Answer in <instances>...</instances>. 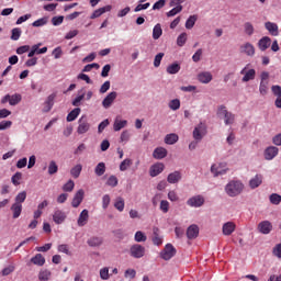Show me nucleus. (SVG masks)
<instances>
[{"label": "nucleus", "mask_w": 281, "mask_h": 281, "mask_svg": "<svg viewBox=\"0 0 281 281\" xmlns=\"http://www.w3.org/2000/svg\"><path fill=\"white\" fill-rule=\"evenodd\" d=\"M83 199H85V190L80 189L76 192L72 199L71 205L74 207H80V203H82Z\"/></svg>", "instance_id": "nucleus-16"}, {"label": "nucleus", "mask_w": 281, "mask_h": 281, "mask_svg": "<svg viewBox=\"0 0 281 281\" xmlns=\"http://www.w3.org/2000/svg\"><path fill=\"white\" fill-rule=\"evenodd\" d=\"M270 203H272V205H280L281 203V195L278 193H272L269 196Z\"/></svg>", "instance_id": "nucleus-50"}, {"label": "nucleus", "mask_w": 281, "mask_h": 281, "mask_svg": "<svg viewBox=\"0 0 281 281\" xmlns=\"http://www.w3.org/2000/svg\"><path fill=\"white\" fill-rule=\"evenodd\" d=\"M87 223H89V211L85 209L83 211H81L79 218L77 220V225L79 227H85Z\"/></svg>", "instance_id": "nucleus-19"}, {"label": "nucleus", "mask_w": 281, "mask_h": 281, "mask_svg": "<svg viewBox=\"0 0 281 281\" xmlns=\"http://www.w3.org/2000/svg\"><path fill=\"white\" fill-rule=\"evenodd\" d=\"M131 166H133V160H131L128 158L124 159L120 165L121 172H126V170H128V168H131Z\"/></svg>", "instance_id": "nucleus-40"}, {"label": "nucleus", "mask_w": 281, "mask_h": 281, "mask_svg": "<svg viewBox=\"0 0 281 281\" xmlns=\"http://www.w3.org/2000/svg\"><path fill=\"white\" fill-rule=\"evenodd\" d=\"M157 232H159L158 228H154V236L151 238L154 245H161L164 243V239L161 238V236H159V234H157Z\"/></svg>", "instance_id": "nucleus-46"}, {"label": "nucleus", "mask_w": 281, "mask_h": 281, "mask_svg": "<svg viewBox=\"0 0 281 281\" xmlns=\"http://www.w3.org/2000/svg\"><path fill=\"white\" fill-rule=\"evenodd\" d=\"M11 41H19L21 38V29L15 27L12 31Z\"/></svg>", "instance_id": "nucleus-58"}, {"label": "nucleus", "mask_w": 281, "mask_h": 281, "mask_svg": "<svg viewBox=\"0 0 281 281\" xmlns=\"http://www.w3.org/2000/svg\"><path fill=\"white\" fill-rule=\"evenodd\" d=\"M189 207H203L205 205V198L201 194L193 195L187 201Z\"/></svg>", "instance_id": "nucleus-4"}, {"label": "nucleus", "mask_w": 281, "mask_h": 281, "mask_svg": "<svg viewBox=\"0 0 281 281\" xmlns=\"http://www.w3.org/2000/svg\"><path fill=\"white\" fill-rule=\"evenodd\" d=\"M11 212H13V218H19L23 212V204H16L15 202L11 205Z\"/></svg>", "instance_id": "nucleus-31"}, {"label": "nucleus", "mask_w": 281, "mask_h": 281, "mask_svg": "<svg viewBox=\"0 0 281 281\" xmlns=\"http://www.w3.org/2000/svg\"><path fill=\"white\" fill-rule=\"evenodd\" d=\"M52 278V272L49 270H42L38 274V280L48 281Z\"/></svg>", "instance_id": "nucleus-49"}, {"label": "nucleus", "mask_w": 281, "mask_h": 281, "mask_svg": "<svg viewBox=\"0 0 281 281\" xmlns=\"http://www.w3.org/2000/svg\"><path fill=\"white\" fill-rule=\"evenodd\" d=\"M175 256H177V249L175 246H172V244H167L160 251V258H162V260H172Z\"/></svg>", "instance_id": "nucleus-3"}, {"label": "nucleus", "mask_w": 281, "mask_h": 281, "mask_svg": "<svg viewBox=\"0 0 281 281\" xmlns=\"http://www.w3.org/2000/svg\"><path fill=\"white\" fill-rule=\"evenodd\" d=\"M121 142H128V139H131V132H128V130H125L121 133V137H120Z\"/></svg>", "instance_id": "nucleus-61"}, {"label": "nucleus", "mask_w": 281, "mask_h": 281, "mask_svg": "<svg viewBox=\"0 0 281 281\" xmlns=\"http://www.w3.org/2000/svg\"><path fill=\"white\" fill-rule=\"evenodd\" d=\"M222 232L224 236H232L236 232V224L234 222H226L222 226Z\"/></svg>", "instance_id": "nucleus-14"}, {"label": "nucleus", "mask_w": 281, "mask_h": 281, "mask_svg": "<svg viewBox=\"0 0 281 281\" xmlns=\"http://www.w3.org/2000/svg\"><path fill=\"white\" fill-rule=\"evenodd\" d=\"M165 168H166V166L162 162H157V164L153 165L149 168L150 177H158V175H161L164 172Z\"/></svg>", "instance_id": "nucleus-13"}, {"label": "nucleus", "mask_w": 281, "mask_h": 281, "mask_svg": "<svg viewBox=\"0 0 281 281\" xmlns=\"http://www.w3.org/2000/svg\"><path fill=\"white\" fill-rule=\"evenodd\" d=\"M102 243H104V239H102V237H98V236L90 237L87 240V245H89V247H100L102 245Z\"/></svg>", "instance_id": "nucleus-27"}, {"label": "nucleus", "mask_w": 281, "mask_h": 281, "mask_svg": "<svg viewBox=\"0 0 281 281\" xmlns=\"http://www.w3.org/2000/svg\"><path fill=\"white\" fill-rule=\"evenodd\" d=\"M153 157L154 159H166V157H168V149L164 147H157L153 151Z\"/></svg>", "instance_id": "nucleus-20"}, {"label": "nucleus", "mask_w": 281, "mask_h": 281, "mask_svg": "<svg viewBox=\"0 0 281 281\" xmlns=\"http://www.w3.org/2000/svg\"><path fill=\"white\" fill-rule=\"evenodd\" d=\"M75 186H76V183L74 182V180H69L64 184L63 190H64V192H72Z\"/></svg>", "instance_id": "nucleus-55"}, {"label": "nucleus", "mask_w": 281, "mask_h": 281, "mask_svg": "<svg viewBox=\"0 0 281 281\" xmlns=\"http://www.w3.org/2000/svg\"><path fill=\"white\" fill-rule=\"evenodd\" d=\"M272 231L273 224H271L269 221H262L258 224V232H260V234H271Z\"/></svg>", "instance_id": "nucleus-10"}, {"label": "nucleus", "mask_w": 281, "mask_h": 281, "mask_svg": "<svg viewBox=\"0 0 281 281\" xmlns=\"http://www.w3.org/2000/svg\"><path fill=\"white\" fill-rule=\"evenodd\" d=\"M266 30L271 34V36H278L280 32L278 31V24L273 22H266L265 23Z\"/></svg>", "instance_id": "nucleus-24"}, {"label": "nucleus", "mask_w": 281, "mask_h": 281, "mask_svg": "<svg viewBox=\"0 0 281 281\" xmlns=\"http://www.w3.org/2000/svg\"><path fill=\"white\" fill-rule=\"evenodd\" d=\"M58 172V165L56 161L52 160L48 165V175H56Z\"/></svg>", "instance_id": "nucleus-56"}, {"label": "nucleus", "mask_w": 281, "mask_h": 281, "mask_svg": "<svg viewBox=\"0 0 281 281\" xmlns=\"http://www.w3.org/2000/svg\"><path fill=\"white\" fill-rule=\"evenodd\" d=\"M243 79L241 81L244 82H249V80H255L256 79V69H249L247 71V67L243 68L240 71Z\"/></svg>", "instance_id": "nucleus-12"}, {"label": "nucleus", "mask_w": 281, "mask_h": 281, "mask_svg": "<svg viewBox=\"0 0 281 281\" xmlns=\"http://www.w3.org/2000/svg\"><path fill=\"white\" fill-rule=\"evenodd\" d=\"M160 210L162 211L164 214H168L170 210V202H168V200H162L160 202Z\"/></svg>", "instance_id": "nucleus-57"}, {"label": "nucleus", "mask_w": 281, "mask_h": 281, "mask_svg": "<svg viewBox=\"0 0 281 281\" xmlns=\"http://www.w3.org/2000/svg\"><path fill=\"white\" fill-rule=\"evenodd\" d=\"M258 47L260 52H267L269 47H271V37L269 36H263L258 41Z\"/></svg>", "instance_id": "nucleus-15"}, {"label": "nucleus", "mask_w": 281, "mask_h": 281, "mask_svg": "<svg viewBox=\"0 0 281 281\" xmlns=\"http://www.w3.org/2000/svg\"><path fill=\"white\" fill-rule=\"evenodd\" d=\"M183 11V5H178L171 9L169 12H167V16H177L180 12Z\"/></svg>", "instance_id": "nucleus-52"}, {"label": "nucleus", "mask_w": 281, "mask_h": 281, "mask_svg": "<svg viewBox=\"0 0 281 281\" xmlns=\"http://www.w3.org/2000/svg\"><path fill=\"white\" fill-rule=\"evenodd\" d=\"M106 172V165L104 162H99L94 168V173L97 177H102Z\"/></svg>", "instance_id": "nucleus-35"}, {"label": "nucleus", "mask_w": 281, "mask_h": 281, "mask_svg": "<svg viewBox=\"0 0 281 281\" xmlns=\"http://www.w3.org/2000/svg\"><path fill=\"white\" fill-rule=\"evenodd\" d=\"M187 42H188V33H181L177 38L178 47H183V45H186Z\"/></svg>", "instance_id": "nucleus-45"}, {"label": "nucleus", "mask_w": 281, "mask_h": 281, "mask_svg": "<svg viewBox=\"0 0 281 281\" xmlns=\"http://www.w3.org/2000/svg\"><path fill=\"white\" fill-rule=\"evenodd\" d=\"M53 221L56 225H63V223L67 221V213L63 210L56 209L53 214Z\"/></svg>", "instance_id": "nucleus-8"}, {"label": "nucleus", "mask_w": 281, "mask_h": 281, "mask_svg": "<svg viewBox=\"0 0 281 281\" xmlns=\"http://www.w3.org/2000/svg\"><path fill=\"white\" fill-rule=\"evenodd\" d=\"M181 179H182L181 171H173V172L169 173L167 177L168 183H171V184L179 183V181H181Z\"/></svg>", "instance_id": "nucleus-22"}, {"label": "nucleus", "mask_w": 281, "mask_h": 281, "mask_svg": "<svg viewBox=\"0 0 281 281\" xmlns=\"http://www.w3.org/2000/svg\"><path fill=\"white\" fill-rule=\"evenodd\" d=\"M114 207L119 212H124V199L123 198H117L115 203H114Z\"/></svg>", "instance_id": "nucleus-53"}, {"label": "nucleus", "mask_w": 281, "mask_h": 281, "mask_svg": "<svg viewBox=\"0 0 281 281\" xmlns=\"http://www.w3.org/2000/svg\"><path fill=\"white\" fill-rule=\"evenodd\" d=\"M262 175L257 173L254 178H251L249 180V188L251 190H256V188H260V186H262Z\"/></svg>", "instance_id": "nucleus-18"}, {"label": "nucleus", "mask_w": 281, "mask_h": 281, "mask_svg": "<svg viewBox=\"0 0 281 281\" xmlns=\"http://www.w3.org/2000/svg\"><path fill=\"white\" fill-rule=\"evenodd\" d=\"M272 144H274V146H281V133L272 137Z\"/></svg>", "instance_id": "nucleus-64"}, {"label": "nucleus", "mask_w": 281, "mask_h": 281, "mask_svg": "<svg viewBox=\"0 0 281 281\" xmlns=\"http://www.w3.org/2000/svg\"><path fill=\"white\" fill-rule=\"evenodd\" d=\"M168 106L171 111H179V109H181V101L179 99H173L169 102Z\"/></svg>", "instance_id": "nucleus-44"}, {"label": "nucleus", "mask_w": 281, "mask_h": 281, "mask_svg": "<svg viewBox=\"0 0 281 281\" xmlns=\"http://www.w3.org/2000/svg\"><path fill=\"white\" fill-rule=\"evenodd\" d=\"M31 262L37 267H43V265H45V257H43L41 254H37L31 258Z\"/></svg>", "instance_id": "nucleus-33"}, {"label": "nucleus", "mask_w": 281, "mask_h": 281, "mask_svg": "<svg viewBox=\"0 0 281 281\" xmlns=\"http://www.w3.org/2000/svg\"><path fill=\"white\" fill-rule=\"evenodd\" d=\"M161 34H164V30L161 29V24H156L153 30V38L154 41H159L161 38Z\"/></svg>", "instance_id": "nucleus-32"}, {"label": "nucleus", "mask_w": 281, "mask_h": 281, "mask_svg": "<svg viewBox=\"0 0 281 281\" xmlns=\"http://www.w3.org/2000/svg\"><path fill=\"white\" fill-rule=\"evenodd\" d=\"M164 53H158L154 58V67H159L161 65V60L164 59Z\"/></svg>", "instance_id": "nucleus-59"}, {"label": "nucleus", "mask_w": 281, "mask_h": 281, "mask_svg": "<svg viewBox=\"0 0 281 281\" xmlns=\"http://www.w3.org/2000/svg\"><path fill=\"white\" fill-rule=\"evenodd\" d=\"M271 91H272L273 95H276L277 98H281V87L280 86H272Z\"/></svg>", "instance_id": "nucleus-62"}, {"label": "nucleus", "mask_w": 281, "mask_h": 281, "mask_svg": "<svg viewBox=\"0 0 281 281\" xmlns=\"http://www.w3.org/2000/svg\"><path fill=\"white\" fill-rule=\"evenodd\" d=\"M273 256L277 258H281V244H278L273 250H272Z\"/></svg>", "instance_id": "nucleus-63"}, {"label": "nucleus", "mask_w": 281, "mask_h": 281, "mask_svg": "<svg viewBox=\"0 0 281 281\" xmlns=\"http://www.w3.org/2000/svg\"><path fill=\"white\" fill-rule=\"evenodd\" d=\"M235 120H236V116L232 112H227L224 116V122L226 126L234 124Z\"/></svg>", "instance_id": "nucleus-48"}, {"label": "nucleus", "mask_w": 281, "mask_h": 281, "mask_svg": "<svg viewBox=\"0 0 281 281\" xmlns=\"http://www.w3.org/2000/svg\"><path fill=\"white\" fill-rule=\"evenodd\" d=\"M80 108H75L74 110H71L66 117L67 122H74L78 117V115H80Z\"/></svg>", "instance_id": "nucleus-34"}, {"label": "nucleus", "mask_w": 281, "mask_h": 281, "mask_svg": "<svg viewBox=\"0 0 281 281\" xmlns=\"http://www.w3.org/2000/svg\"><path fill=\"white\" fill-rule=\"evenodd\" d=\"M35 54H47V46H44L43 48H38V45H33L31 47V50L27 54V57L34 58Z\"/></svg>", "instance_id": "nucleus-23"}, {"label": "nucleus", "mask_w": 281, "mask_h": 281, "mask_svg": "<svg viewBox=\"0 0 281 281\" xmlns=\"http://www.w3.org/2000/svg\"><path fill=\"white\" fill-rule=\"evenodd\" d=\"M25 199H27V192L22 191V192L16 194L14 203H16L19 205H23V203H25Z\"/></svg>", "instance_id": "nucleus-37"}, {"label": "nucleus", "mask_w": 281, "mask_h": 281, "mask_svg": "<svg viewBox=\"0 0 281 281\" xmlns=\"http://www.w3.org/2000/svg\"><path fill=\"white\" fill-rule=\"evenodd\" d=\"M259 93L261 95H267V93H269V81H260Z\"/></svg>", "instance_id": "nucleus-39"}, {"label": "nucleus", "mask_w": 281, "mask_h": 281, "mask_svg": "<svg viewBox=\"0 0 281 281\" xmlns=\"http://www.w3.org/2000/svg\"><path fill=\"white\" fill-rule=\"evenodd\" d=\"M212 72L210 71H203L198 75L199 82H202V85H210L212 82Z\"/></svg>", "instance_id": "nucleus-21"}, {"label": "nucleus", "mask_w": 281, "mask_h": 281, "mask_svg": "<svg viewBox=\"0 0 281 281\" xmlns=\"http://www.w3.org/2000/svg\"><path fill=\"white\" fill-rule=\"evenodd\" d=\"M23 177V173L21 172H15L12 178H11V181L13 183V186H21V179Z\"/></svg>", "instance_id": "nucleus-54"}, {"label": "nucleus", "mask_w": 281, "mask_h": 281, "mask_svg": "<svg viewBox=\"0 0 281 281\" xmlns=\"http://www.w3.org/2000/svg\"><path fill=\"white\" fill-rule=\"evenodd\" d=\"M207 135V125L200 122L193 130V139L201 142Z\"/></svg>", "instance_id": "nucleus-2"}, {"label": "nucleus", "mask_w": 281, "mask_h": 281, "mask_svg": "<svg viewBox=\"0 0 281 281\" xmlns=\"http://www.w3.org/2000/svg\"><path fill=\"white\" fill-rule=\"evenodd\" d=\"M100 278H101V280H109V278H111V276L109 274V268L108 267L102 268L100 270Z\"/></svg>", "instance_id": "nucleus-60"}, {"label": "nucleus", "mask_w": 281, "mask_h": 281, "mask_svg": "<svg viewBox=\"0 0 281 281\" xmlns=\"http://www.w3.org/2000/svg\"><path fill=\"white\" fill-rule=\"evenodd\" d=\"M127 124H128V121L120 120L116 117L113 124V128L115 132H119V131H122V128H126Z\"/></svg>", "instance_id": "nucleus-30"}, {"label": "nucleus", "mask_w": 281, "mask_h": 281, "mask_svg": "<svg viewBox=\"0 0 281 281\" xmlns=\"http://www.w3.org/2000/svg\"><path fill=\"white\" fill-rule=\"evenodd\" d=\"M134 240L136 243H146L147 240L146 234H144V232L137 231L135 233Z\"/></svg>", "instance_id": "nucleus-47"}, {"label": "nucleus", "mask_w": 281, "mask_h": 281, "mask_svg": "<svg viewBox=\"0 0 281 281\" xmlns=\"http://www.w3.org/2000/svg\"><path fill=\"white\" fill-rule=\"evenodd\" d=\"M21 100H22L21 94L15 93V94H13V95H10L9 104H10L11 106H16V104H19V102H21Z\"/></svg>", "instance_id": "nucleus-43"}, {"label": "nucleus", "mask_w": 281, "mask_h": 281, "mask_svg": "<svg viewBox=\"0 0 281 281\" xmlns=\"http://www.w3.org/2000/svg\"><path fill=\"white\" fill-rule=\"evenodd\" d=\"M244 32L247 36H254V32H256L254 24H251V22H246L244 24Z\"/></svg>", "instance_id": "nucleus-38"}, {"label": "nucleus", "mask_w": 281, "mask_h": 281, "mask_svg": "<svg viewBox=\"0 0 281 281\" xmlns=\"http://www.w3.org/2000/svg\"><path fill=\"white\" fill-rule=\"evenodd\" d=\"M117 98V92L113 91L110 92L102 101L103 109H111L113 102H115V99Z\"/></svg>", "instance_id": "nucleus-11"}, {"label": "nucleus", "mask_w": 281, "mask_h": 281, "mask_svg": "<svg viewBox=\"0 0 281 281\" xmlns=\"http://www.w3.org/2000/svg\"><path fill=\"white\" fill-rule=\"evenodd\" d=\"M240 54H245L246 56H249L250 58L256 56V47L251 43H245L239 47Z\"/></svg>", "instance_id": "nucleus-7"}, {"label": "nucleus", "mask_w": 281, "mask_h": 281, "mask_svg": "<svg viewBox=\"0 0 281 281\" xmlns=\"http://www.w3.org/2000/svg\"><path fill=\"white\" fill-rule=\"evenodd\" d=\"M145 254L146 248L139 244H135L130 248V256H132V258H144Z\"/></svg>", "instance_id": "nucleus-5"}, {"label": "nucleus", "mask_w": 281, "mask_h": 281, "mask_svg": "<svg viewBox=\"0 0 281 281\" xmlns=\"http://www.w3.org/2000/svg\"><path fill=\"white\" fill-rule=\"evenodd\" d=\"M224 190L227 196L234 199L235 196H239V194H243V191L245 190V184L240 180H231L225 186Z\"/></svg>", "instance_id": "nucleus-1"}, {"label": "nucleus", "mask_w": 281, "mask_h": 281, "mask_svg": "<svg viewBox=\"0 0 281 281\" xmlns=\"http://www.w3.org/2000/svg\"><path fill=\"white\" fill-rule=\"evenodd\" d=\"M82 172V165H76L70 169V175L74 179H78L80 177V173Z\"/></svg>", "instance_id": "nucleus-36"}, {"label": "nucleus", "mask_w": 281, "mask_h": 281, "mask_svg": "<svg viewBox=\"0 0 281 281\" xmlns=\"http://www.w3.org/2000/svg\"><path fill=\"white\" fill-rule=\"evenodd\" d=\"M167 74H169L170 76H175L176 74H179V71H181V65L179 63H172L171 65H169L166 69Z\"/></svg>", "instance_id": "nucleus-26"}, {"label": "nucleus", "mask_w": 281, "mask_h": 281, "mask_svg": "<svg viewBox=\"0 0 281 281\" xmlns=\"http://www.w3.org/2000/svg\"><path fill=\"white\" fill-rule=\"evenodd\" d=\"M48 21H49V18L44 16L42 19H38V20L34 21L32 23V26L33 27H43V25H47Z\"/></svg>", "instance_id": "nucleus-42"}, {"label": "nucleus", "mask_w": 281, "mask_h": 281, "mask_svg": "<svg viewBox=\"0 0 281 281\" xmlns=\"http://www.w3.org/2000/svg\"><path fill=\"white\" fill-rule=\"evenodd\" d=\"M198 19L199 18L196 15H190L186 22V29L192 30V27H194Z\"/></svg>", "instance_id": "nucleus-41"}, {"label": "nucleus", "mask_w": 281, "mask_h": 281, "mask_svg": "<svg viewBox=\"0 0 281 281\" xmlns=\"http://www.w3.org/2000/svg\"><path fill=\"white\" fill-rule=\"evenodd\" d=\"M50 21L55 27H58V25H63V22L65 21V16L64 15L53 16Z\"/></svg>", "instance_id": "nucleus-51"}, {"label": "nucleus", "mask_w": 281, "mask_h": 281, "mask_svg": "<svg viewBox=\"0 0 281 281\" xmlns=\"http://www.w3.org/2000/svg\"><path fill=\"white\" fill-rule=\"evenodd\" d=\"M199 236V226L196 224H192L187 228V238L189 240H194Z\"/></svg>", "instance_id": "nucleus-17"}, {"label": "nucleus", "mask_w": 281, "mask_h": 281, "mask_svg": "<svg viewBox=\"0 0 281 281\" xmlns=\"http://www.w3.org/2000/svg\"><path fill=\"white\" fill-rule=\"evenodd\" d=\"M54 100H56V94H50L47 97L45 103H44V113H49L54 106Z\"/></svg>", "instance_id": "nucleus-25"}, {"label": "nucleus", "mask_w": 281, "mask_h": 281, "mask_svg": "<svg viewBox=\"0 0 281 281\" xmlns=\"http://www.w3.org/2000/svg\"><path fill=\"white\" fill-rule=\"evenodd\" d=\"M105 12H111V5H105L100 9H97L90 16V19H98L102 16Z\"/></svg>", "instance_id": "nucleus-28"}, {"label": "nucleus", "mask_w": 281, "mask_h": 281, "mask_svg": "<svg viewBox=\"0 0 281 281\" xmlns=\"http://www.w3.org/2000/svg\"><path fill=\"white\" fill-rule=\"evenodd\" d=\"M178 142H179V135H177L176 133L167 134L165 136V144H168L169 146H172Z\"/></svg>", "instance_id": "nucleus-29"}, {"label": "nucleus", "mask_w": 281, "mask_h": 281, "mask_svg": "<svg viewBox=\"0 0 281 281\" xmlns=\"http://www.w3.org/2000/svg\"><path fill=\"white\" fill-rule=\"evenodd\" d=\"M278 153H280V149H278V147L276 146L267 147L263 153L265 159L267 161H271V159H276V157H278Z\"/></svg>", "instance_id": "nucleus-9"}, {"label": "nucleus", "mask_w": 281, "mask_h": 281, "mask_svg": "<svg viewBox=\"0 0 281 281\" xmlns=\"http://www.w3.org/2000/svg\"><path fill=\"white\" fill-rule=\"evenodd\" d=\"M78 124H79L77 128L78 135H85V133H89V128H91V124H89V121L87 120L86 115L79 119Z\"/></svg>", "instance_id": "nucleus-6"}]
</instances>
